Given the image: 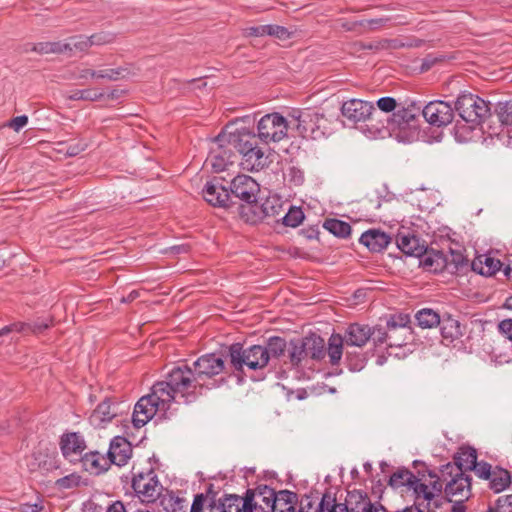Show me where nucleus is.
Instances as JSON below:
<instances>
[{"label":"nucleus","mask_w":512,"mask_h":512,"mask_svg":"<svg viewBox=\"0 0 512 512\" xmlns=\"http://www.w3.org/2000/svg\"><path fill=\"white\" fill-rule=\"evenodd\" d=\"M323 228L338 238H347L351 234L350 224L336 218L326 219Z\"/></svg>","instance_id":"obj_44"},{"label":"nucleus","mask_w":512,"mask_h":512,"mask_svg":"<svg viewBox=\"0 0 512 512\" xmlns=\"http://www.w3.org/2000/svg\"><path fill=\"white\" fill-rule=\"evenodd\" d=\"M105 94L96 89H83V90H75L69 95L70 100H85V101H99L101 100Z\"/></svg>","instance_id":"obj_51"},{"label":"nucleus","mask_w":512,"mask_h":512,"mask_svg":"<svg viewBox=\"0 0 512 512\" xmlns=\"http://www.w3.org/2000/svg\"><path fill=\"white\" fill-rule=\"evenodd\" d=\"M322 502H324V494L321 498H319L317 493L305 494L298 500V512H325L326 506L322 508Z\"/></svg>","instance_id":"obj_43"},{"label":"nucleus","mask_w":512,"mask_h":512,"mask_svg":"<svg viewBox=\"0 0 512 512\" xmlns=\"http://www.w3.org/2000/svg\"><path fill=\"white\" fill-rule=\"evenodd\" d=\"M161 411L157 404L151 400V396H142L134 406L132 414V423L135 428H141L146 425L156 414Z\"/></svg>","instance_id":"obj_23"},{"label":"nucleus","mask_w":512,"mask_h":512,"mask_svg":"<svg viewBox=\"0 0 512 512\" xmlns=\"http://www.w3.org/2000/svg\"><path fill=\"white\" fill-rule=\"evenodd\" d=\"M325 507V512H349L347 504L342 501V495L337 498L330 491L324 493V502H322V508Z\"/></svg>","instance_id":"obj_47"},{"label":"nucleus","mask_w":512,"mask_h":512,"mask_svg":"<svg viewBox=\"0 0 512 512\" xmlns=\"http://www.w3.org/2000/svg\"><path fill=\"white\" fill-rule=\"evenodd\" d=\"M341 113L353 123L368 122L366 127L371 134L380 132L384 127V122L380 119L381 112L367 101L359 99L345 101L342 104Z\"/></svg>","instance_id":"obj_6"},{"label":"nucleus","mask_w":512,"mask_h":512,"mask_svg":"<svg viewBox=\"0 0 512 512\" xmlns=\"http://www.w3.org/2000/svg\"><path fill=\"white\" fill-rule=\"evenodd\" d=\"M439 327L442 336V343L445 346H450L454 343L455 340H458L464 335L465 326H463L460 321L453 318L450 314H445L442 316Z\"/></svg>","instance_id":"obj_26"},{"label":"nucleus","mask_w":512,"mask_h":512,"mask_svg":"<svg viewBox=\"0 0 512 512\" xmlns=\"http://www.w3.org/2000/svg\"><path fill=\"white\" fill-rule=\"evenodd\" d=\"M495 112L503 125H512V101L498 102Z\"/></svg>","instance_id":"obj_52"},{"label":"nucleus","mask_w":512,"mask_h":512,"mask_svg":"<svg viewBox=\"0 0 512 512\" xmlns=\"http://www.w3.org/2000/svg\"><path fill=\"white\" fill-rule=\"evenodd\" d=\"M488 480L490 489L495 493L503 491L512 483L510 472L499 466L493 469L491 477H489Z\"/></svg>","instance_id":"obj_42"},{"label":"nucleus","mask_w":512,"mask_h":512,"mask_svg":"<svg viewBox=\"0 0 512 512\" xmlns=\"http://www.w3.org/2000/svg\"><path fill=\"white\" fill-rule=\"evenodd\" d=\"M252 493L251 512H273L275 490L268 485H258L255 489H247Z\"/></svg>","instance_id":"obj_24"},{"label":"nucleus","mask_w":512,"mask_h":512,"mask_svg":"<svg viewBox=\"0 0 512 512\" xmlns=\"http://www.w3.org/2000/svg\"><path fill=\"white\" fill-rule=\"evenodd\" d=\"M132 488L142 502H154L163 489L153 468L133 474Z\"/></svg>","instance_id":"obj_12"},{"label":"nucleus","mask_w":512,"mask_h":512,"mask_svg":"<svg viewBox=\"0 0 512 512\" xmlns=\"http://www.w3.org/2000/svg\"><path fill=\"white\" fill-rule=\"evenodd\" d=\"M202 195L204 200L214 207L229 208L236 204L231 201V195L228 188L223 185V179L214 177L207 181L203 187Z\"/></svg>","instance_id":"obj_18"},{"label":"nucleus","mask_w":512,"mask_h":512,"mask_svg":"<svg viewBox=\"0 0 512 512\" xmlns=\"http://www.w3.org/2000/svg\"><path fill=\"white\" fill-rule=\"evenodd\" d=\"M257 138L253 131L241 128L229 134L227 139L228 144L243 156L245 167L252 171H259L268 164V157L258 146Z\"/></svg>","instance_id":"obj_2"},{"label":"nucleus","mask_w":512,"mask_h":512,"mask_svg":"<svg viewBox=\"0 0 512 512\" xmlns=\"http://www.w3.org/2000/svg\"><path fill=\"white\" fill-rule=\"evenodd\" d=\"M80 463H82V466L86 471L95 475L104 473L111 467L107 455H103L98 451L85 453Z\"/></svg>","instance_id":"obj_32"},{"label":"nucleus","mask_w":512,"mask_h":512,"mask_svg":"<svg viewBox=\"0 0 512 512\" xmlns=\"http://www.w3.org/2000/svg\"><path fill=\"white\" fill-rule=\"evenodd\" d=\"M496 512H512V494L500 496L496 500Z\"/></svg>","instance_id":"obj_62"},{"label":"nucleus","mask_w":512,"mask_h":512,"mask_svg":"<svg viewBox=\"0 0 512 512\" xmlns=\"http://www.w3.org/2000/svg\"><path fill=\"white\" fill-rule=\"evenodd\" d=\"M131 508H134L131 503L125 505L122 501L117 500L108 506L106 512H131Z\"/></svg>","instance_id":"obj_64"},{"label":"nucleus","mask_w":512,"mask_h":512,"mask_svg":"<svg viewBox=\"0 0 512 512\" xmlns=\"http://www.w3.org/2000/svg\"><path fill=\"white\" fill-rule=\"evenodd\" d=\"M445 502H448V497L446 495L437 494V496H434L433 500H425L423 508L425 511L436 512V509L440 508Z\"/></svg>","instance_id":"obj_61"},{"label":"nucleus","mask_w":512,"mask_h":512,"mask_svg":"<svg viewBox=\"0 0 512 512\" xmlns=\"http://www.w3.org/2000/svg\"><path fill=\"white\" fill-rule=\"evenodd\" d=\"M502 263L498 259H494L488 255H480L476 257L472 263L471 268L474 272L483 276H492L500 270Z\"/></svg>","instance_id":"obj_37"},{"label":"nucleus","mask_w":512,"mask_h":512,"mask_svg":"<svg viewBox=\"0 0 512 512\" xmlns=\"http://www.w3.org/2000/svg\"><path fill=\"white\" fill-rule=\"evenodd\" d=\"M359 242L374 253L382 252L391 242V237L378 229L365 231L359 238Z\"/></svg>","instance_id":"obj_29"},{"label":"nucleus","mask_w":512,"mask_h":512,"mask_svg":"<svg viewBox=\"0 0 512 512\" xmlns=\"http://www.w3.org/2000/svg\"><path fill=\"white\" fill-rule=\"evenodd\" d=\"M420 115L421 105L416 102H410L406 106H399L391 116H388L383 128L394 133L396 131L405 132L406 130L416 129Z\"/></svg>","instance_id":"obj_10"},{"label":"nucleus","mask_w":512,"mask_h":512,"mask_svg":"<svg viewBox=\"0 0 512 512\" xmlns=\"http://www.w3.org/2000/svg\"><path fill=\"white\" fill-rule=\"evenodd\" d=\"M288 178H289V181L291 183H293L295 186H300L304 183V172L295 167V166H292L289 168L288 170Z\"/></svg>","instance_id":"obj_63"},{"label":"nucleus","mask_w":512,"mask_h":512,"mask_svg":"<svg viewBox=\"0 0 512 512\" xmlns=\"http://www.w3.org/2000/svg\"><path fill=\"white\" fill-rule=\"evenodd\" d=\"M267 36H272L279 40L285 41L291 38L292 32H290L284 26L277 24H267Z\"/></svg>","instance_id":"obj_58"},{"label":"nucleus","mask_w":512,"mask_h":512,"mask_svg":"<svg viewBox=\"0 0 512 512\" xmlns=\"http://www.w3.org/2000/svg\"><path fill=\"white\" fill-rule=\"evenodd\" d=\"M410 323V316L408 314H396L391 315L387 320V329L391 332L395 331L398 328H406Z\"/></svg>","instance_id":"obj_56"},{"label":"nucleus","mask_w":512,"mask_h":512,"mask_svg":"<svg viewBox=\"0 0 512 512\" xmlns=\"http://www.w3.org/2000/svg\"><path fill=\"white\" fill-rule=\"evenodd\" d=\"M454 110L448 102L435 100L421 106V115L430 125L444 127L453 121Z\"/></svg>","instance_id":"obj_15"},{"label":"nucleus","mask_w":512,"mask_h":512,"mask_svg":"<svg viewBox=\"0 0 512 512\" xmlns=\"http://www.w3.org/2000/svg\"><path fill=\"white\" fill-rule=\"evenodd\" d=\"M343 501L349 512H371L369 509L373 507L368 494L359 489L348 490Z\"/></svg>","instance_id":"obj_31"},{"label":"nucleus","mask_w":512,"mask_h":512,"mask_svg":"<svg viewBox=\"0 0 512 512\" xmlns=\"http://www.w3.org/2000/svg\"><path fill=\"white\" fill-rule=\"evenodd\" d=\"M455 110L473 127L481 125L491 115L489 103L471 93H462L457 97Z\"/></svg>","instance_id":"obj_8"},{"label":"nucleus","mask_w":512,"mask_h":512,"mask_svg":"<svg viewBox=\"0 0 512 512\" xmlns=\"http://www.w3.org/2000/svg\"><path fill=\"white\" fill-rule=\"evenodd\" d=\"M370 340L369 325L351 323L344 335L333 333L328 339V358L332 366L339 365L343 355V348H361Z\"/></svg>","instance_id":"obj_3"},{"label":"nucleus","mask_w":512,"mask_h":512,"mask_svg":"<svg viewBox=\"0 0 512 512\" xmlns=\"http://www.w3.org/2000/svg\"><path fill=\"white\" fill-rule=\"evenodd\" d=\"M228 191L231 201L236 198L244 202L243 205H254L257 202L260 186L251 176L241 174L233 178Z\"/></svg>","instance_id":"obj_14"},{"label":"nucleus","mask_w":512,"mask_h":512,"mask_svg":"<svg viewBox=\"0 0 512 512\" xmlns=\"http://www.w3.org/2000/svg\"><path fill=\"white\" fill-rule=\"evenodd\" d=\"M20 324L26 326L22 331V334H25V335L41 334L51 326V322L49 323L47 321L40 320V319H37L32 322H20Z\"/></svg>","instance_id":"obj_54"},{"label":"nucleus","mask_w":512,"mask_h":512,"mask_svg":"<svg viewBox=\"0 0 512 512\" xmlns=\"http://www.w3.org/2000/svg\"><path fill=\"white\" fill-rule=\"evenodd\" d=\"M305 219L304 212L301 207L290 206L284 216L281 218L285 226L295 228L299 226Z\"/></svg>","instance_id":"obj_48"},{"label":"nucleus","mask_w":512,"mask_h":512,"mask_svg":"<svg viewBox=\"0 0 512 512\" xmlns=\"http://www.w3.org/2000/svg\"><path fill=\"white\" fill-rule=\"evenodd\" d=\"M118 414V409L111 398L106 397L93 410L89 417V422L95 428H104Z\"/></svg>","instance_id":"obj_25"},{"label":"nucleus","mask_w":512,"mask_h":512,"mask_svg":"<svg viewBox=\"0 0 512 512\" xmlns=\"http://www.w3.org/2000/svg\"><path fill=\"white\" fill-rule=\"evenodd\" d=\"M131 443L122 436H115L109 445L106 453L111 465L124 466L132 456Z\"/></svg>","instance_id":"obj_22"},{"label":"nucleus","mask_w":512,"mask_h":512,"mask_svg":"<svg viewBox=\"0 0 512 512\" xmlns=\"http://www.w3.org/2000/svg\"><path fill=\"white\" fill-rule=\"evenodd\" d=\"M397 247L406 255L419 257V264L422 266L424 256L430 253V250L425 246L424 242L414 234L409 232H399L396 236Z\"/></svg>","instance_id":"obj_21"},{"label":"nucleus","mask_w":512,"mask_h":512,"mask_svg":"<svg viewBox=\"0 0 512 512\" xmlns=\"http://www.w3.org/2000/svg\"><path fill=\"white\" fill-rule=\"evenodd\" d=\"M447 482L444 492L448 497V502L452 503L453 499L468 500L471 494V477L462 472L451 473L446 476Z\"/></svg>","instance_id":"obj_20"},{"label":"nucleus","mask_w":512,"mask_h":512,"mask_svg":"<svg viewBox=\"0 0 512 512\" xmlns=\"http://www.w3.org/2000/svg\"><path fill=\"white\" fill-rule=\"evenodd\" d=\"M471 471H474L479 478L488 480L489 477H491L493 469L489 463L482 461L480 463L476 462L475 468Z\"/></svg>","instance_id":"obj_60"},{"label":"nucleus","mask_w":512,"mask_h":512,"mask_svg":"<svg viewBox=\"0 0 512 512\" xmlns=\"http://www.w3.org/2000/svg\"><path fill=\"white\" fill-rule=\"evenodd\" d=\"M128 73L129 72L126 68L119 67L116 69L111 68V69L99 70V71H96V73H90V77L116 81V80L125 78Z\"/></svg>","instance_id":"obj_50"},{"label":"nucleus","mask_w":512,"mask_h":512,"mask_svg":"<svg viewBox=\"0 0 512 512\" xmlns=\"http://www.w3.org/2000/svg\"><path fill=\"white\" fill-rule=\"evenodd\" d=\"M172 389L184 399L186 403L193 402L201 394L202 386L193 369L187 364L174 367L166 376Z\"/></svg>","instance_id":"obj_7"},{"label":"nucleus","mask_w":512,"mask_h":512,"mask_svg":"<svg viewBox=\"0 0 512 512\" xmlns=\"http://www.w3.org/2000/svg\"><path fill=\"white\" fill-rule=\"evenodd\" d=\"M159 504L165 512H187L188 502L185 498L179 497L173 491H167L158 497Z\"/></svg>","instance_id":"obj_38"},{"label":"nucleus","mask_w":512,"mask_h":512,"mask_svg":"<svg viewBox=\"0 0 512 512\" xmlns=\"http://www.w3.org/2000/svg\"><path fill=\"white\" fill-rule=\"evenodd\" d=\"M390 333L391 331L387 329V326H369L370 340L373 342L374 346H380L386 343L390 347H400L405 344L404 341H392V334Z\"/></svg>","instance_id":"obj_39"},{"label":"nucleus","mask_w":512,"mask_h":512,"mask_svg":"<svg viewBox=\"0 0 512 512\" xmlns=\"http://www.w3.org/2000/svg\"><path fill=\"white\" fill-rule=\"evenodd\" d=\"M257 131L262 142H279L287 135L288 122L279 113L266 114L259 120Z\"/></svg>","instance_id":"obj_11"},{"label":"nucleus","mask_w":512,"mask_h":512,"mask_svg":"<svg viewBox=\"0 0 512 512\" xmlns=\"http://www.w3.org/2000/svg\"><path fill=\"white\" fill-rule=\"evenodd\" d=\"M82 485L86 486L87 482L76 472L61 477L55 481V487L60 491L75 489Z\"/></svg>","instance_id":"obj_46"},{"label":"nucleus","mask_w":512,"mask_h":512,"mask_svg":"<svg viewBox=\"0 0 512 512\" xmlns=\"http://www.w3.org/2000/svg\"><path fill=\"white\" fill-rule=\"evenodd\" d=\"M414 467L422 466L424 477L419 476L417 488H415V495L425 502V500H433L437 494H442L444 478L439 477L434 471L427 469L426 465L418 460L413 462Z\"/></svg>","instance_id":"obj_13"},{"label":"nucleus","mask_w":512,"mask_h":512,"mask_svg":"<svg viewBox=\"0 0 512 512\" xmlns=\"http://www.w3.org/2000/svg\"><path fill=\"white\" fill-rule=\"evenodd\" d=\"M417 474L418 475L416 476L410 470L405 468L398 469L390 476L389 485L393 488L407 486L415 493V488H417L419 476L424 477V473L420 469L417 470Z\"/></svg>","instance_id":"obj_34"},{"label":"nucleus","mask_w":512,"mask_h":512,"mask_svg":"<svg viewBox=\"0 0 512 512\" xmlns=\"http://www.w3.org/2000/svg\"><path fill=\"white\" fill-rule=\"evenodd\" d=\"M477 462V452L470 446L461 447L453 457V463L449 462L441 467V474L444 480L451 473L471 471Z\"/></svg>","instance_id":"obj_19"},{"label":"nucleus","mask_w":512,"mask_h":512,"mask_svg":"<svg viewBox=\"0 0 512 512\" xmlns=\"http://www.w3.org/2000/svg\"><path fill=\"white\" fill-rule=\"evenodd\" d=\"M59 447L63 457L70 463L76 464L83 458L87 445L79 432H66L60 436Z\"/></svg>","instance_id":"obj_17"},{"label":"nucleus","mask_w":512,"mask_h":512,"mask_svg":"<svg viewBox=\"0 0 512 512\" xmlns=\"http://www.w3.org/2000/svg\"><path fill=\"white\" fill-rule=\"evenodd\" d=\"M370 30H379L383 27H396L401 25H409L411 22L405 15L384 16L367 20Z\"/></svg>","instance_id":"obj_41"},{"label":"nucleus","mask_w":512,"mask_h":512,"mask_svg":"<svg viewBox=\"0 0 512 512\" xmlns=\"http://www.w3.org/2000/svg\"><path fill=\"white\" fill-rule=\"evenodd\" d=\"M345 362L350 371H361L366 365L367 357L365 354L358 353L354 350H347Z\"/></svg>","instance_id":"obj_49"},{"label":"nucleus","mask_w":512,"mask_h":512,"mask_svg":"<svg viewBox=\"0 0 512 512\" xmlns=\"http://www.w3.org/2000/svg\"><path fill=\"white\" fill-rule=\"evenodd\" d=\"M303 339L308 359L321 361L326 355L328 356V346L326 347V343L321 336L316 333H309Z\"/></svg>","instance_id":"obj_33"},{"label":"nucleus","mask_w":512,"mask_h":512,"mask_svg":"<svg viewBox=\"0 0 512 512\" xmlns=\"http://www.w3.org/2000/svg\"><path fill=\"white\" fill-rule=\"evenodd\" d=\"M308 359L304 344V339L296 338L288 343V364L291 368L298 369L303 367V362Z\"/></svg>","instance_id":"obj_35"},{"label":"nucleus","mask_w":512,"mask_h":512,"mask_svg":"<svg viewBox=\"0 0 512 512\" xmlns=\"http://www.w3.org/2000/svg\"><path fill=\"white\" fill-rule=\"evenodd\" d=\"M422 267L434 273L446 271L450 274H457L468 267V259L460 248H450L447 253L430 249V253L424 256Z\"/></svg>","instance_id":"obj_5"},{"label":"nucleus","mask_w":512,"mask_h":512,"mask_svg":"<svg viewBox=\"0 0 512 512\" xmlns=\"http://www.w3.org/2000/svg\"><path fill=\"white\" fill-rule=\"evenodd\" d=\"M298 503V495L289 490L275 491L273 499V512H295Z\"/></svg>","instance_id":"obj_36"},{"label":"nucleus","mask_w":512,"mask_h":512,"mask_svg":"<svg viewBox=\"0 0 512 512\" xmlns=\"http://www.w3.org/2000/svg\"><path fill=\"white\" fill-rule=\"evenodd\" d=\"M377 107L381 112L385 113H394L397 108L400 106L398 105L397 101L393 97H382L377 100Z\"/></svg>","instance_id":"obj_59"},{"label":"nucleus","mask_w":512,"mask_h":512,"mask_svg":"<svg viewBox=\"0 0 512 512\" xmlns=\"http://www.w3.org/2000/svg\"><path fill=\"white\" fill-rule=\"evenodd\" d=\"M267 351V362L268 364L272 360H278L281 356L288 352V344L286 340L279 336H272L267 339L266 344L262 345Z\"/></svg>","instance_id":"obj_40"},{"label":"nucleus","mask_w":512,"mask_h":512,"mask_svg":"<svg viewBox=\"0 0 512 512\" xmlns=\"http://www.w3.org/2000/svg\"><path fill=\"white\" fill-rule=\"evenodd\" d=\"M226 136L218 135L215 139L216 142L219 143L216 149H213L207 161L210 162L213 170L215 172H221L226 169L228 164H233V152L230 148L225 147L222 142L224 141Z\"/></svg>","instance_id":"obj_28"},{"label":"nucleus","mask_w":512,"mask_h":512,"mask_svg":"<svg viewBox=\"0 0 512 512\" xmlns=\"http://www.w3.org/2000/svg\"><path fill=\"white\" fill-rule=\"evenodd\" d=\"M177 395V392L172 389L171 384L166 379L165 381L155 383L152 386L151 393L147 396H151V400L157 404L161 411H166Z\"/></svg>","instance_id":"obj_27"},{"label":"nucleus","mask_w":512,"mask_h":512,"mask_svg":"<svg viewBox=\"0 0 512 512\" xmlns=\"http://www.w3.org/2000/svg\"><path fill=\"white\" fill-rule=\"evenodd\" d=\"M228 356L231 367L237 373H244L245 368L258 371L268 366L267 351L262 345L244 348L241 343H233L228 348Z\"/></svg>","instance_id":"obj_4"},{"label":"nucleus","mask_w":512,"mask_h":512,"mask_svg":"<svg viewBox=\"0 0 512 512\" xmlns=\"http://www.w3.org/2000/svg\"><path fill=\"white\" fill-rule=\"evenodd\" d=\"M294 113H297L296 128L302 137H314L315 127H318L317 124L324 118L323 115L311 110H295Z\"/></svg>","instance_id":"obj_30"},{"label":"nucleus","mask_w":512,"mask_h":512,"mask_svg":"<svg viewBox=\"0 0 512 512\" xmlns=\"http://www.w3.org/2000/svg\"><path fill=\"white\" fill-rule=\"evenodd\" d=\"M224 367V360L221 357L217 356L215 353H209L202 355L194 361L192 369L196 375V379H198L203 388L204 382L222 373Z\"/></svg>","instance_id":"obj_16"},{"label":"nucleus","mask_w":512,"mask_h":512,"mask_svg":"<svg viewBox=\"0 0 512 512\" xmlns=\"http://www.w3.org/2000/svg\"><path fill=\"white\" fill-rule=\"evenodd\" d=\"M14 512H45L44 499L40 496H36L35 502L21 503L17 507L13 508Z\"/></svg>","instance_id":"obj_55"},{"label":"nucleus","mask_w":512,"mask_h":512,"mask_svg":"<svg viewBox=\"0 0 512 512\" xmlns=\"http://www.w3.org/2000/svg\"><path fill=\"white\" fill-rule=\"evenodd\" d=\"M415 319L421 328L426 329L439 326L442 317L433 309L424 308L416 313Z\"/></svg>","instance_id":"obj_45"},{"label":"nucleus","mask_w":512,"mask_h":512,"mask_svg":"<svg viewBox=\"0 0 512 512\" xmlns=\"http://www.w3.org/2000/svg\"><path fill=\"white\" fill-rule=\"evenodd\" d=\"M284 205L278 197H268L263 203L240 205L241 218L250 224H256L265 219L279 221L278 217L284 212Z\"/></svg>","instance_id":"obj_9"},{"label":"nucleus","mask_w":512,"mask_h":512,"mask_svg":"<svg viewBox=\"0 0 512 512\" xmlns=\"http://www.w3.org/2000/svg\"><path fill=\"white\" fill-rule=\"evenodd\" d=\"M67 45V52L72 51H86L88 48H90V41L89 37L79 35V36H73L68 39L66 42Z\"/></svg>","instance_id":"obj_53"},{"label":"nucleus","mask_w":512,"mask_h":512,"mask_svg":"<svg viewBox=\"0 0 512 512\" xmlns=\"http://www.w3.org/2000/svg\"><path fill=\"white\" fill-rule=\"evenodd\" d=\"M116 39V34L112 32L101 31L89 36L90 47L93 45H105L113 43Z\"/></svg>","instance_id":"obj_57"},{"label":"nucleus","mask_w":512,"mask_h":512,"mask_svg":"<svg viewBox=\"0 0 512 512\" xmlns=\"http://www.w3.org/2000/svg\"><path fill=\"white\" fill-rule=\"evenodd\" d=\"M210 484L206 493L194 496L190 512H251L252 493L246 492L244 497L236 494H225L216 499V492Z\"/></svg>","instance_id":"obj_1"}]
</instances>
